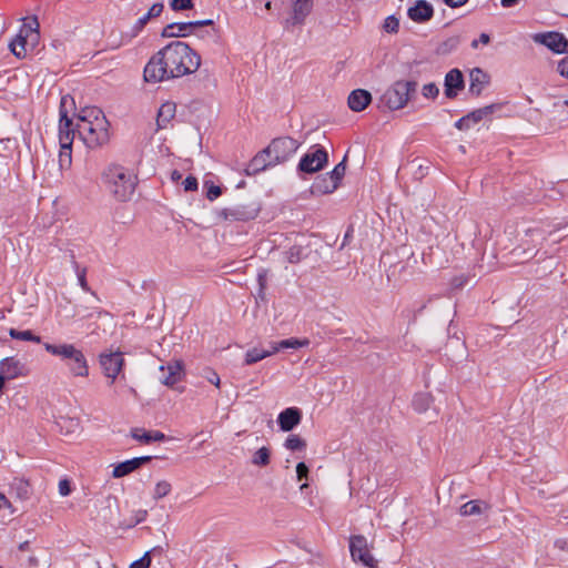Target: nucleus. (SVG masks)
<instances>
[{
    "label": "nucleus",
    "mask_w": 568,
    "mask_h": 568,
    "mask_svg": "<svg viewBox=\"0 0 568 568\" xmlns=\"http://www.w3.org/2000/svg\"><path fill=\"white\" fill-rule=\"evenodd\" d=\"M109 121L101 109L97 106L83 108L77 116V132L83 143L95 149L110 140Z\"/></svg>",
    "instance_id": "obj_1"
},
{
    "label": "nucleus",
    "mask_w": 568,
    "mask_h": 568,
    "mask_svg": "<svg viewBox=\"0 0 568 568\" xmlns=\"http://www.w3.org/2000/svg\"><path fill=\"white\" fill-rule=\"evenodd\" d=\"M72 102L69 95L61 98L60 110H59V125H58V139H59V155L58 163L61 172V176L64 179L67 173L70 171L72 165V144L74 141L77 126H73L72 119L69 118L65 105L68 101Z\"/></svg>",
    "instance_id": "obj_2"
},
{
    "label": "nucleus",
    "mask_w": 568,
    "mask_h": 568,
    "mask_svg": "<svg viewBox=\"0 0 568 568\" xmlns=\"http://www.w3.org/2000/svg\"><path fill=\"white\" fill-rule=\"evenodd\" d=\"M102 183L115 200L125 202L133 195L138 179L124 166L111 164L102 173Z\"/></svg>",
    "instance_id": "obj_3"
},
{
    "label": "nucleus",
    "mask_w": 568,
    "mask_h": 568,
    "mask_svg": "<svg viewBox=\"0 0 568 568\" xmlns=\"http://www.w3.org/2000/svg\"><path fill=\"white\" fill-rule=\"evenodd\" d=\"M43 347L49 354L60 358L72 377L85 378L89 376L90 368L88 359L83 351L77 347L74 344L44 343Z\"/></svg>",
    "instance_id": "obj_4"
},
{
    "label": "nucleus",
    "mask_w": 568,
    "mask_h": 568,
    "mask_svg": "<svg viewBox=\"0 0 568 568\" xmlns=\"http://www.w3.org/2000/svg\"><path fill=\"white\" fill-rule=\"evenodd\" d=\"M186 52V43L172 42L153 54L143 71H176Z\"/></svg>",
    "instance_id": "obj_5"
},
{
    "label": "nucleus",
    "mask_w": 568,
    "mask_h": 568,
    "mask_svg": "<svg viewBox=\"0 0 568 568\" xmlns=\"http://www.w3.org/2000/svg\"><path fill=\"white\" fill-rule=\"evenodd\" d=\"M39 27L37 17L23 20L17 36L9 43V49L14 57L24 59L39 44Z\"/></svg>",
    "instance_id": "obj_6"
},
{
    "label": "nucleus",
    "mask_w": 568,
    "mask_h": 568,
    "mask_svg": "<svg viewBox=\"0 0 568 568\" xmlns=\"http://www.w3.org/2000/svg\"><path fill=\"white\" fill-rule=\"evenodd\" d=\"M415 90V82L397 81L384 92L382 103L393 111L403 109Z\"/></svg>",
    "instance_id": "obj_7"
},
{
    "label": "nucleus",
    "mask_w": 568,
    "mask_h": 568,
    "mask_svg": "<svg viewBox=\"0 0 568 568\" xmlns=\"http://www.w3.org/2000/svg\"><path fill=\"white\" fill-rule=\"evenodd\" d=\"M298 148L300 143L295 139L281 136L274 139L268 146L265 148V153L270 155V159H272L271 163L276 165L292 158Z\"/></svg>",
    "instance_id": "obj_8"
},
{
    "label": "nucleus",
    "mask_w": 568,
    "mask_h": 568,
    "mask_svg": "<svg viewBox=\"0 0 568 568\" xmlns=\"http://www.w3.org/2000/svg\"><path fill=\"white\" fill-rule=\"evenodd\" d=\"M327 161L326 150L323 146L314 145L301 158L297 168L301 172L311 174L321 171Z\"/></svg>",
    "instance_id": "obj_9"
},
{
    "label": "nucleus",
    "mask_w": 568,
    "mask_h": 568,
    "mask_svg": "<svg viewBox=\"0 0 568 568\" xmlns=\"http://www.w3.org/2000/svg\"><path fill=\"white\" fill-rule=\"evenodd\" d=\"M349 551L354 561H358L368 568H376L377 562L368 548L367 539L362 535L352 536Z\"/></svg>",
    "instance_id": "obj_10"
},
{
    "label": "nucleus",
    "mask_w": 568,
    "mask_h": 568,
    "mask_svg": "<svg viewBox=\"0 0 568 568\" xmlns=\"http://www.w3.org/2000/svg\"><path fill=\"white\" fill-rule=\"evenodd\" d=\"M531 39L535 43L542 44L555 53L568 52V40L560 32L548 31L534 33Z\"/></svg>",
    "instance_id": "obj_11"
},
{
    "label": "nucleus",
    "mask_w": 568,
    "mask_h": 568,
    "mask_svg": "<svg viewBox=\"0 0 568 568\" xmlns=\"http://www.w3.org/2000/svg\"><path fill=\"white\" fill-rule=\"evenodd\" d=\"M100 365L103 369L104 375L111 379L110 384H113L119 374L122 372L124 365V358L122 356V353L115 352L101 354Z\"/></svg>",
    "instance_id": "obj_12"
},
{
    "label": "nucleus",
    "mask_w": 568,
    "mask_h": 568,
    "mask_svg": "<svg viewBox=\"0 0 568 568\" xmlns=\"http://www.w3.org/2000/svg\"><path fill=\"white\" fill-rule=\"evenodd\" d=\"M0 373L7 379H14L27 376V365L16 356L6 357L0 361Z\"/></svg>",
    "instance_id": "obj_13"
},
{
    "label": "nucleus",
    "mask_w": 568,
    "mask_h": 568,
    "mask_svg": "<svg viewBox=\"0 0 568 568\" xmlns=\"http://www.w3.org/2000/svg\"><path fill=\"white\" fill-rule=\"evenodd\" d=\"M291 16L287 22L291 26H302L313 9V0H288Z\"/></svg>",
    "instance_id": "obj_14"
},
{
    "label": "nucleus",
    "mask_w": 568,
    "mask_h": 568,
    "mask_svg": "<svg viewBox=\"0 0 568 568\" xmlns=\"http://www.w3.org/2000/svg\"><path fill=\"white\" fill-rule=\"evenodd\" d=\"M162 372L161 383L173 388L183 377V364L181 361H173L160 366Z\"/></svg>",
    "instance_id": "obj_15"
},
{
    "label": "nucleus",
    "mask_w": 568,
    "mask_h": 568,
    "mask_svg": "<svg viewBox=\"0 0 568 568\" xmlns=\"http://www.w3.org/2000/svg\"><path fill=\"white\" fill-rule=\"evenodd\" d=\"M407 16L414 22L424 23L433 18L434 8L426 0H416L414 4L408 8Z\"/></svg>",
    "instance_id": "obj_16"
},
{
    "label": "nucleus",
    "mask_w": 568,
    "mask_h": 568,
    "mask_svg": "<svg viewBox=\"0 0 568 568\" xmlns=\"http://www.w3.org/2000/svg\"><path fill=\"white\" fill-rule=\"evenodd\" d=\"M163 9V2H156L152 4L150 9L134 22L130 31V37H136L152 19L161 16Z\"/></svg>",
    "instance_id": "obj_17"
},
{
    "label": "nucleus",
    "mask_w": 568,
    "mask_h": 568,
    "mask_svg": "<svg viewBox=\"0 0 568 568\" xmlns=\"http://www.w3.org/2000/svg\"><path fill=\"white\" fill-rule=\"evenodd\" d=\"M301 410L297 407H288L278 414L277 423L283 432H290L301 423Z\"/></svg>",
    "instance_id": "obj_18"
},
{
    "label": "nucleus",
    "mask_w": 568,
    "mask_h": 568,
    "mask_svg": "<svg viewBox=\"0 0 568 568\" xmlns=\"http://www.w3.org/2000/svg\"><path fill=\"white\" fill-rule=\"evenodd\" d=\"M150 460H151L150 456H142V457H135V458L119 463L118 465L114 466L112 476L114 478L124 477V476L133 473L134 470H136L138 468H140L142 465H144L145 463H148Z\"/></svg>",
    "instance_id": "obj_19"
},
{
    "label": "nucleus",
    "mask_w": 568,
    "mask_h": 568,
    "mask_svg": "<svg viewBox=\"0 0 568 568\" xmlns=\"http://www.w3.org/2000/svg\"><path fill=\"white\" fill-rule=\"evenodd\" d=\"M372 101V95L368 91L363 89L353 90L347 99L349 109L354 112L365 110Z\"/></svg>",
    "instance_id": "obj_20"
},
{
    "label": "nucleus",
    "mask_w": 568,
    "mask_h": 568,
    "mask_svg": "<svg viewBox=\"0 0 568 568\" xmlns=\"http://www.w3.org/2000/svg\"><path fill=\"white\" fill-rule=\"evenodd\" d=\"M193 33L192 22H172L166 24L161 36L163 38H185Z\"/></svg>",
    "instance_id": "obj_21"
},
{
    "label": "nucleus",
    "mask_w": 568,
    "mask_h": 568,
    "mask_svg": "<svg viewBox=\"0 0 568 568\" xmlns=\"http://www.w3.org/2000/svg\"><path fill=\"white\" fill-rule=\"evenodd\" d=\"M465 81L463 73H446L445 77V95L449 99L456 98L464 89Z\"/></svg>",
    "instance_id": "obj_22"
},
{
    "label": "nucleus",
    "mask_w": 568,
    "mask_h": 568,
    "mask_svg": "<svg viewBox=\"0 0 568 568\" xmlns=\"http://www.w3.org/2000/svg\"><path fill=\"white\" fill-rule=\"evenodd\" d=\"M271 162H272V159H270V155L265 153V149H264L263 151L257 153L250 161V163L247 164V168L245 170L246 174L253 175V174L264 171L268 166H274L275 164L271 163Z\"/></svg>",
    "instance_id": "obj_23"
},
{
    "label": "nucleus",
    "mask_w": 568,
    "mask_h": 568,
    "mask_svg": "<svg viewBox=\"0 0 568 568\" xmlns=\"http://www.w3.org/2000/svg\"><path fill=\"white\" fill-rule=\"evenodd\" d=\"M176 113V104L174 102H164L159 111L156 116V125L158 129H165L170 124V122L174 119Z\"/></svg>",
    "instance_id": "obj_24"
},
{
    "label": "nucleus",
    "mask_w": 568,
    "mask_h": 568,
    "mask_svg": "<svg viewBox=\"0 0 568 568\" xmlns=\"http://www.w3.org/2000/svg\"><path fill=\"white\" fill-rule=\"evenodd\" d=\"M470 84L469 92L474 95H479L489 85V73H469Z\"/></svg>",
    "instance_id": "obj_25"
},
{
    "label": "nucleus",
    "mask_w": 568,
    "mask_h": 568,
    "mask_svg": "<svg viewBox=\"0 0 568 568\" xmlns=\"http://www.w3.org/2000/svg\"><path fill=\"white\" fill-rule=\"evenodd\" d=\"M345 172L346 165L345 160H343L342 162L336 164L335 168L329 173H327L329 175L331 181L328 186H323L324 192L333 193L338 187L343 176L345 175Z\"/></svg>",
    "instance_id": "obj_26"
},
{
    "label": "nucleus",
    "mask_w": 568,
    "mask_h": 568,
    "mask_svg": "<svg viewBox=\"0 0 568 568\" xmlns=\"http://www.w3.org/2000/svg\"><path fill=\"white\" fill-rule=\"evenodd\" d=\"M131 435L135 440L143 442L145 444H150L152 442H163L165 439V435L162 432H146L143 428H133Z\"/></svg>",
    "instance_id": "obj_27"
},
{
    "label": "nucleus",
    "mask_w": 568,
    "mask_h": 568,
    "mask_svg": "<svg viewBox=\"0 0 568 568\" xmlns=\"http://www.w3.org/2000/svg\"><path fill=\"white\" fill-rule=\"evenodd\" d=\"M276 354V348L273 347V349H264L261 347H253L250 348L244 356V364L245 365H253L266 357H270L272 355Z\"/></svg>",
    "instance_id": "obj_28"
},
{
    "label": "nucleus",
    "mask_w": 568,
    "mask_h": 568,
    "mask_svg": "<svg viewBox=\"0 0 568 568\" xmlns=\"http://www.w3.org/2000/svg\"><path fill=\"white\" fill-rule=\"evenodd\" d=\"M186 57H183L176 71H197L201 64L200 55L186 44Z\"/></svg>",
    "instance_id": "obj_29"
},
{
    "label": "nucleus",
    "mask_w": 568,
    "mask_h": 568,
    "mask_svg": "<svg viewBox=\"0 0 568 568\" xmlns=\"http://www.w3.org/2000/svg\"><path fill=\"white\" fill-rule=\"evenodd\" d=\"M489 505L483 500H469L460 506L459 513L462 516H474L480 515L484 510H487Z\"/></svg>",
    "instance_id": "obj_30"
},
{
    "label": "nucleus",
    "mask_w": 568,
    "mask_h": 568,
    "mask_svg": "<svg viewBox=\"0 0 568 568\" xmlns=\"http://www.w3.org/2000/svg\"><path fill=\"white\" fill-rule=\"evenodd\" d=\"M495 105H487L477 110H474L466 114V119L471 128L478 124L483 119L489 116L494 112Z\"/></svg>",
    "instance_id": "obj_31"
},
{
    "label": "nucleus",
    "mask_w": 568,
    "mask_h": 568,
    "mask_svg": "<svg viewBox=\"0 0 568 568\" xmlns=\"http://www.w3.org/2000/svg\"><path fill=\"white\" fill-rule=\"evenodd\" d=\"M9 335L13 339L41 343V337L39 335L33 334L32 331L30 329L19 331L16 328H10Z\"/></svg>",
    "instance_id": "obj_32"
},
{
    "label": "nucleus",
    "mask_w": 568,
    "mask_h": 568,
    "mask_svg": "<svg viewBox=\"0 0 568 568\" xmlns=\"http://www.w3.org/2000/svg\"><path fill=\"white\" fill-rule=\"evenodd\" d=\"M308 345H310V341L307 338L298 339V338L292 337V338L280 341L274 347L276 348V353H277L280 349L301 348V347H306Z\"/></svg>",
    "instance_id": "obj_33"
},
{
    "label": "nucleus",
    "mask_w": 568,
    "mask_h": 568,
    "mask_svg": "<svg viewBox=\"0 0 568 568\" xmlns=\"http://www.w3.org/2000/svg\"><path fill=\"white\" fill-rule=\"evenodd\" d=\"M183 74L184 73H143V80L148 84H156Z\"/></svg>",
    "instance_id": "obj_34"
},
{
    "label": "nucleus",
    "mask_w": 568,
    "mask_h": 568,
    "mask_svg": "<svg viewBox=\"0 0 568 568\" xmlns=\"http://www.w3.org/2000/svg\"><path fill=\"white\" fill-rule=\"evenodd\" d=\"M72 266H73V270L77 274V278H78V283L80 285V287L84 291V292H90L91 293V288L88 284V281H87V267H82L80 266V264L73 258L72 261ZM92 294H94L92 292Z\"/></svg>",
    "instance_id": "obj_35"
},
{
    "label": "nucleus",
    "mask_w": 568,
    "mask_h": 568,
    "mask_svg": "<svg viewBox=\"0 0 568 568\" xmlns=\"http://www.w3.org/2000/svg\"><path fill=\"white\" fill-rule=\"evenodd\" d=\"M284 447L291 452L305 450L306 442L300 435L292 434L286 438Z\"/></svg>",
    "instance_id": "obj_36"
},
{
    "label": "nucleus",
    "mask_w": 568,
    "mask_h": 568,
    "mask_svg": "<svg viewBox=\"0 0 568 568\" xmlns=\"http://www.w3.org/2000/svg\"><path fill=\"white\" fill-rule=\"evenodd\" d=\"M270 449L262 447L254 453L252 463L256 466H267L270 464Z\"/></svg>",
    "instance_id": "obj_37"
},
{
    "label": "nucleus",
    "mask_w": 568,
    "mask_h": 568,
    "mask_svg": "<svg viewBox=\"0 0 568 568\" xmlns=\"http://www.w3.org/2000/svg\"><path fill=\"white\" fill-rule=\"evenodd\" d=\"M430 396L428 394H418L413 399V407L416 412L423 413L428 409Z\"/></svg>",
    "instance_id": "obj_38"
},
{
    "label": "nucleus",
    "mask_w": 568,
    "mask_h": 568,
    "mask_svg": "<svg viewBox=\"0 0 568 568\" xmlns=\"http://www.w3.org/2000/svg\"><path fill=\"white\" fill-rule=\"evenodd\" d=\"M285 257L288 263L296 264L303 258V247L300 245H293L285 251Z\"/></svg>",
    "instance_id": "obj_39"
},
{
    "label": "nucleus",
    "mask_w": 568,
    "mask_h": 568,
    "mask_svg": "<svg viewBox=\"0 0 568 568\" xmlns=\"http://www.w3.org/2000/svg\"><path fill=\"white\" fill-rule=\"evenodd\" d=\"M172 486L166 480H160L156 483L153 491L154 499H161L171 493Z\"/></svg>",
    "instance_id": "obj_40"
},
{
    "label": "nucleus",
    "mask_w": 568,
    "mask_h": 568,
    "mask_svg": "<svg viewBox=\"0 0 568 568\" xmlns=\"http://www.w3.org/2000/svg\"><path fill=\"white\" fill-rule=\"evenodd\" d=\"M460 43L459 36H452L443 41L438 48L442 53H447L455 50Z\"/></svg>",
    "instance_id": "obj_41"
},
{
    "label": "nucleus",
    "mask_w": 568,
    "mask_h": 568,
    "mask_svg": "<svg viewBox=\"0 0 568 568\" xmlns=\"http://www.w3.org/2000/svg\"><path fill=\"white\" fill-rule=\"evenodd\" d=\"M169 6L173 11H184L194 7L193 0H170Z\"/></svg>",
    "instance_id": "obj_42"
},
{
    "label": "nucleus",
    "mask_w": 568,
    "mask_h": 568,
    "mask_svg": "<svg viewBox=\"0 0 568 568\" xmlns=\"http://www.w3.org/2000/svg\"><path fill=\"white\" fill-rule=\"evenodd\" d=\"M383 29L388 33H396L399 29V20L394 16L387 17L384 21Z\"/></svg>",
    "instance_id": "obj_43"
},
{
    "label": "nucleus",
    "mask_w": 568,
    "mask_h": 568,
    "mask_svg": "<svg viewBox=\"0 0 568 568\" xmlns=\"http://www.w3.org/2000/svg\"><path fill=\"white\" fill-rule=\"evenodd\" d=\"M151 556L150 551H146L140 559L133 561L129 568H150Z\"/></svg>",
    "instance_id": "obj_44"
},
{
    "label": "nucleus",
    "mask_w": 568,
    "mask_h": 568,
    "mask_svg": "<svg viewBox=\"0 0 568 568\" xmlns=\"http://www.w3.org/2000/svg\"><path fill=\"white\" fill-rule=\"evenodd\" d=\"M468 276L465 274L454 276L450 281V286L453 290H460L468 283Z\"/></svg>",
    "instance_id": "obj_45"
},
{
    "label": "nucleus",
    "mask_w": 568,
    "mask_h": 568,
    "mask_svg": "<svg viewBox=\"0 0 568 568\" xmlns=\"http://www.w3.org/2000/svg\"><path fill=\"white\" fill-rule=\"evenodd\" d=\"M329 181H331L329 175H328V174H326V175H324V176L318 178V179L315 181V183H314L313 187H314V190H315V191H317V192H320V193H322V194H326V193L324 192V187H323V186H328V185H329Z\"/></svg>",
    "instance_id": "obj_46"
},
{
    "label": "nucleus",
    "mask_w": 568,
    "mask_h": 568,
    "mask_svg": "<svg viewBox=\"0 0 568 568\" xmlns=\"http://www.w3.org/2000/svg\"><path fill=\"white\" fill-rule=\"evenodd\" d=\"M438 88L434 83H428L423 87V95L428 99H435L438 95Z\"/></svg>",
    "instance_id": "obj_47"
},
{
    "label": "nucleus",
    "mask_w": 568,
    "mask_h": 568,
    "mask_svg": "<svg viewBox=\"0 0 568 568\" xmlns=\"http://www.w3.org/2000/svg\"><path fill=\"white\" fill-rule=\"evenodd\" d=\"M183 187H184V191L186 192H193V191H196L197 190V179L195 176H187L184 181H183Z\"/></svg>",
    "instance_id": "obj_48"
},
{
    "label": "nucleus",
    "mask_w": 568,
    "mask_h": 568,
    "mask_svg": "<svg viewBox=\"0 0 568 568\" xmlns=\"http://www.w3.org/2000/svg\"><path fill=\"white\" fill-rule=\"evenodd\" d=\"M222 194V191H221V187L217 186V185H210L207 186V192H206V197L210 200V201H214L215 199H217L220 195Z\"/></svg>",
    "instance_id": "obj_49"
},
{
    "label": "nucleus",
    "mask_w": 568,
    "mask_h": 568,
    "mask_svg": "<svg viewBox=\"0 0 568 568\" xmlns=\"http://www.w3.org/2000/svg\"><path fill=\"white\" fill-rule=\"evenodd\" d=\"M296 476L297 480H302L303 478H307L308 476V467L305 463L301 462L296 465Z\"/></svg>",
    "instance_id": "obj_50"
},
{
    "label": "nucleus",
    "mask_w": 568,
    "mask_h": 568,
    "mask_svg": "<svg viewBox=\"0 0 568 568\" xmlns=\"http://www.w3.org/2000/svg\"><path fill=\"white\" fill-rule=\"evenodd\" d=\"M59 494L61 496H68L71 494V486L68 479H61L59 481Z\"/></svg>",
    "instance_id": "obj_51"
},
{
    "label": "nucleus",
    "mask_w": 568,
    "mask_h": 568,
    "mask_svg": "<svg viewBox=\"0 0 568 568\" xmlns=\"http://www.w3.org/2000/svg\"><path fill=\"white\" fill-rule=\"evenodd\" d=\"M455 128L460 131H467V130L471 129V125L467 121L466 116H463L455 122Z\"/></svg>",
    "instance_id": "obj_52"
},
{
    "label": "nucleus",
    "mask_w": 568,
    "mask_h": 568,
    "mask_svg": "<svg viewBox=\"0 0 568 568\" xmlns=\"http://www.w3.org/2000/svg\"><path fill=\"white\" fill-rule=\"evenodd\" d=\"M2 508H9L11 509V513H14L11 501L6 497V495L0 493V510Z\"/></svg>",
    "instance_id": "obj_53"
},
{
    "label": "nucleus",
    "mask_w": 568,
    "mask_h": 568,
    "mask_svg": "<svg viewBox=\"0 0 568 568\" xmlns=\"http://www.w3.org/2000/svg\"><path fill=\"white\" fill-rule=\"evenodd\" d=\"M449 8H459L464 6L468 0H443Z\"/></svg>",
    "instance_id": "obj_54"
},
{
    "label": "nucleus",
    "mask_w": 568,
    "mask_h": 568,
    "mask_svg": "<svg viewBox=\"0 0 568 568\" xmlns=\"http://www.w3.org/2000/svg\"><path fill=\"white\" fill-rule=\"evenodd\" d=\"M207 381L211 384H213L214 386L220 387L221 379H220V376L217 375V373L211 372L210 376H207Z\"/></svg>",
    "instance_id": "obj_55"
},
{
    "label": "nucleus",
    "mask_w": 568,
    "mask_h": 568,
    "mask_svg": "<svg viewBox=\"0 0 568 568\" xmlns=\"http://www.w3.org/2000/svg\"><path fill=\"white\" fill-rule=\"evenodd\" d=\"M479 42L483 44H487L489 42V36L486 33H481L478 40L473 41V48H477Z\"/></svg>",
    "instance_id": "obj_56"
},
{
    "label": "nucleus",
    "mask_w": 568,
    "mask_h": 568,
    "mask_svg": "<svg viewBox=\"0 0 568 568\" xmlns=\"http://www.w3.org/2000/svg\"><path fill=\"white\" fill-rule=\"evenodd\" d=\"M191 22H192L193 30L195 28H200V27H204V26H212L213 24V20H211V19L199 20V21H191Z\"/></svg>",
    "instance_id": "obj_57"
},
{
    "label": "nucleus",
    "mask_w": 568,
    "mask_h": 568,
    "mask_svg": "<svg viewBox=\"0 0 568 568\" xmlns=\"http://www.w3.org/2000/svg\"><path fill=\"white\" fill-rule=\"evenodd\" d=\"M101 311H99L97 307L92 308L91 311H88L85 314L82 315L83 318L93 317L94 315H100Z\"/></svg>",
    "instance_id": "obj_58"
},
{
    "label": "nucleus",
    "mask_w": 568,
    "mask_h": 568,
    "mask_svg": "<svg viewBox=\"0 0 568 568\" xmlns=\"http://www.w3.org/2000/svg\"><path fill=\"white\" fill-rule=\"evenodd\" d=\"M558 71H568V57L564 58L559 65H558Z\"/></svg>",
    "instance_id": "obj_59"
},
{
    "label": "nucleus",
    "mask_w": 568,
    "mask_h": 568,
    "mask_svg": "<svg viewBox=\"0 0 568 568\" xmlns=\"http://www.w3.org/2000/svg\"><path fill=\"white\" fill-rule=\"evenodd\" d=\"M182 179V173L178 170L172 171L171 173V180L173 182H179Z\"/></svg>",
    "instance_id": "obj_60"
},
{
    "label": "nucleus",
    "mask_w": 568,
    "mask_h": 568,
    "mask_svg": "<svg viewBox=\"0 0 568 568\" xmlns=\"http://www.w3.org/2000/svg\"><path fill=\"white\" fill-rule=\"evenodd\" d=\"M518 0H500V3L504 8L514 7Z\"/></svg>",
    "instance_id": "obj_61"
},
{
    "label": "nucleus",
    "mask_w": 568,
    "mask_h": 568,
    "mask_svg": "<svg viewBox=\"0 0 568 568\" xmlns=\"http://www.w3.org/2000/svg\"><path fill=\"white\" fill-rule=\"evenodd\" d=\"M6 381H7V378L0 373V394L2 393V390L4 388Z\"/></svg>",
    "instance_id": "obj_62"
},
{
    "label": "nucleus",
    "mask_w": 568,
    "mask_h": 568,
    "mask_svg": "<svg viewBox=\"0 0 568 568\" xmlns=\"http://www.w3.org/2000/svg\"><path fill=\"white\" fill-rule=\"evenodd\" d=\"M28 548H29V542L28 541H24V542L19 545V550H21V551H26Z\"/></svg>",
    "instance_id": "obj_63"
},
{
    "label": "nucleus",
    "mask_w": 568,
    "mask_h": 568,
    "mask_svg": "<svg viewBox=\"0 0 568 568\" xmlns=\"http://www.w3.org/2000/svg\"><path fill=\"white\" fill-rule=\"evenodd\" d=\"M277 343H278V342H271V343L268 344V346H270V347H268L267 349H273V347H274Z\"/></svg>",
    "instance_id": "obj_64"
}]
</instances>
